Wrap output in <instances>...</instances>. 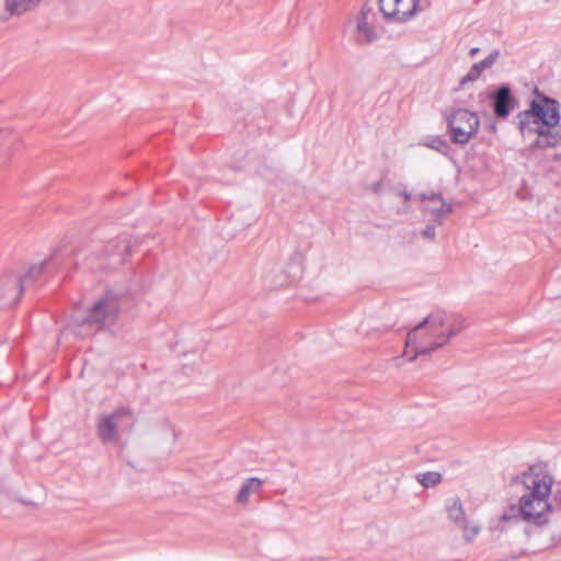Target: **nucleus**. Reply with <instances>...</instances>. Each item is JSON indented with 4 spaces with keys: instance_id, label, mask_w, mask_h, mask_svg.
Segmentation results:
<instances>
[{
    "instance_id": "f257e3e1",
    "label": "nucleus",
    "mask_w": 561,
    "mask_h": 561,
    "mask_svg": "<svg viewBox=\"0 0 561 561\" xmlns=\"http://www.w3.org/2000/svg\"><path fill=\"white\" fill-rule=\"evenodd\" d=\"M553 478L540 466H531L520 476L512 479L511 484L519 489L518 505H512L501 516V522L520 518L538 526L548 524L539 530V536L550 535L548 542L541 548L547 549L561 540V492H557L549 502Z\"/></svg>"
},
{
    "instance_id": "f03ea898",
    "label": "nucleus",
    "mask_w": 561,
    "mask_h": 561,
    "mask_svg": "<svg viewBox=\"0 0 561 561\" xmlns=\"http://www.w3.org/2000/svg\"><path fill=\"white\" fill-rule=\"evenodd\" d=\"M467 327L466 319L457 313L437 310L425 317L408 332L402 356L414 362L442 348Z\"/></svg>"
},
{
    "instance_id": "7ed1b4c3",
    "label": "nucleus",
    "mask_w": 561,
    "mask_h": 561,
    "mask_svg": "<svg viewBox=\"0 0 561 561\" xmlns=\"http://www.w3.org/2000/svg\"><path fill=\"white\" fill-rule=\"evenodd\" d=\"M560 104L554 99L538 95L530 102V107L517 115V124L522 135H536L530 145L531 150L561 146Z\"/></svg>"
},
{
    "instance_id": "20e7f679",
    "label": "nucleus",
    "mask_w": 561,
    "mask_h": 561,
    "mask_svg": "<svg viewBox=\"0 0 561 561\" xmlns=\"http://www.w3.org/2000/svg\"><path fill=\"white\" fill-rule=\"evenodd\" d=\"M119 312V297L107 291L93 304L89 314L78 324L76 334L85 337L96 331L110 329L117 322Z\"/></svg>"
},
{
    "instance_id": "39448f33",
    "label": "nucleus",
    "mask_w": 561,
    "mask_h": 561,
    "mask_svg": "<svg viewBox=\"0 0 561 561\" xmlns=\"http://www.w3.org/2000/svg\"><path fill=\"white\" fill-rule=\"evenodd\" d=\"M136 423L135 413L127 405H119L96 419V436L104 445H115L125 433H129Z\"/></svg>"
},
{
    "instance_id": "423d86ee",
    "label": "nucleus",
    "mask_w": 561,
    "mask_h": 561,
    "mask_svg": "<svg viewBox=\"0 0 561 561\" xmlns=\"http://www.w3.org/2000/svg\"><path fill=\"white\" fill-rule=\"evenodd\" d=\"M46 262L32 265L23 276L8 275L0 278V299L16 304L24 288L32 285L42 275Z\"/></svg>"
},
{
    "instance_id": "0eeeda50",
    "label": "nucleus",
    "mask_w": 561,
    "mask_h": 561,
    "mask_svg": "<svg viewBox=\"0 0 561 561\" xmlns=\"http://www.w3.org/2000/svg\"><path fill=\"white\" fill-rule=\"evenodd\" d=\"M448 128L455 144L466 145L476 136L480 121L474 112L458 108L448 117Z\"/></svg>"
},
{
    "instance_id": "6e6552de",
    "label": "nucleus",
    "mask_w": 561,
    "mask_h": 561,
    "mask_svg": "<svg viewBox=\"0 0 561 561\" xmlns=\"http://www.w3.org/2000/svg\"><path fill=\"white\" fill-rule=\"evenodd\" d=\"M377 13L373 5L366 2L359 12L348 18V24L355 27V38L358 43H373L378 38L376 27Z\"/></svg>"
},
{
    "instance_id": "1a4fd4ad",
    "label": "nucleus",
    "mask_w": 561,
    "mask_h": 561,
    "mask_svg": "<svg viewBox=\"0 0 561 561\" xmlns=\"http://www.w3.org/2000/svg\"><path fill=\"white\" fill-rule=\"evenodd\" d=\"M129 251L130 243L127 236H119L107 242L96 267L100 270L115 268L124 263Z\"/></svg>"
},
{
    "instance_id": "9d476101",
    "label": "nucleus",
    "mask_w": 561,
    "mask_h": 561,
    "mask_svg": "<svg viewBox=\"0 0 561 561\" xmlns=\"http://www.w3.org/2000/svg\"><path fill=\"white\" fill-rule=\"evenodd\" d=\"M379 11L386 20L403 22L411 18L419 0H378Z\"/></svg>"
},
{
    "instance_id": "9b49d317",
    "label": "nucleus",
    "mask_w": 561,
    "mask_h": 561,
    "mask_svg": "<svg viewBox=\"0 0 561 561\" xmlns=\"http://www.w3.org/2000/svg\"><path fill=\"white\" fill-rule=\"evenodd\" d=\"M417 198L425 203L423 213L433 222L440 225L443 219L453 211V206L445 203L439 194H420Z\"/></svg>"
},
{
    "instance_id": "f8f14e48",
    "label": "nucleus",
    "mask_w": 561,
    "mask_h": 561,
    "mask_svg": "<svg viewBox=\"0 0 561 561\" xmlns=\"http://www.w3.org/2000/svg\"><path fill=\"white\" fill-rule=\"evenodd\" d=\"M494 114L499 118H506L512 110V94L507 85L500 87L492 95Z\"/></svg>"
},
{
    "instance_id": "ddd939ff",
    "label": "nucleus",
    "mask_w": 561,
    "mask_h": 561,
    "mask_svg": "<svg viewBox=\"0 0 561 561\" xmlns=\"http://www.w3.org/2000/svg\"><path fill=\"white\" fill-rule=\"evenodd\" d=\"M263 480L256 477L244 480L236 495V503L242 507H247L250 503L251 495L256 494L263 486Z\"/></svg>"
},
{
    "instance_id": "4468645a",
    "label": "nucleus",
    "mask_w": 561,
    "mask_h": 561,
    "mask_svg": "<svg viewBox=\"0 0 561 561\" xmlns=\"http://www.w3.org/2000/svg\"><path fill=\"white\" fill-rule=\"evenodd\" d=\"M42 0H5L4 10L10 16H20L35 9Z\"/></svg>"
},
{
    "instance_id": "2eb2a0df",
    "label": "nucleus",
    "mask_w": 561,
    "mask_h": 561,
    "mask_svg": "<svg viewBox=\"0 0 561 561\" xmlns=\"http://www.w3.org/2000/svg\"><path fill=\"white\" fill-rule=\"evenodd\" d=\"M446 511L448 514V518L458 526H460L462 523H466V520L468 519L463 505L460 499L457 496L447 500Z\"/></svg>"
},
{
    "instance_id": "dca6fc26",
    "label": "nucleus",
    "mask_w": 561,
    "mask_h": 561,
    "mask_svg": "<svg viewBox=\"0 0 561 561\" xmlns=\"http://www.w3.org/2000/svg\"><path fill=\"white\" fill-rule=\"evenodd\" d=\"M416 480L424 488H433L442 482V474L436 471H428L419 473Z\"/></svg>"
},
{
    "instance_id": "f3484780",
    "label": "nucleus",
    "mask_w": 561,
    "mask_h": 561,
    "mask_svg": "<svg viewBox=\"0 0 561 561\" xmlns=\"http://www.w3.org/2000/svg\"><path fill=\"white\" fill-rule=\"evenodd\" d=\"M3 134H7V133L5 131H1L0 133V139L2 138ZM15 140L16 139H15L14 136H10L8 139H5L4 144L1 145V148H0V168H2V167L8 164L9 160H10V157H11L12 147L15 144Z\"/></svg>"
},
{
    "instance_id": "a211bd4d",
    "label": "nucleus",
    "mask_w": 561,
    "mask_h": 561,
    "mask_svg": "<svg viewBox=\"0 0 561 561\" xmlns=\"http://www.w3.org/2000/svg\"><path fill=\"white\" fill-rule=\"evenodd\" d=\"M459 527L462 529V537L466 542L470 543L479 535L481 527L476 522L466 520Z\"/></svg>"
},
{
    "instance_id": "6ab92c4d",
    "label": "nucleus",
    "mask_w": 561,
    "mask_h": 561,
    "mask_svg": "<svg viewBox=\"0 0 561 561\" xmlns=\"http://www.w3.org/2000/svg\"><path fill=\"white\" fill-rule=\"evenodd\" d=\"M394 195L398 198L402 199V202H403V206L401 208H398L397 213L398 214H408L410 211V206L408 205V203L412 198L411 194L407 191V188L404 186L400 185L394 188Z\"/></svg>"
},
{
    "instance_id": "aec40b11",
    "label": "nucleus",
    "mask_w": 561,
    "mask_h": 561,
    "mask_svg": "<svg viewBox=\"0 0 561 561\" xmlns=\"http://www.w3.org/2000/svg\"><path fill=\"white\" fill-rule=\"evenodd\" d=\"M482 71H483V69L479 66L478 62L472 65L471 68L469 69V71H468V73L465 77L461 78L460 84L465 85L468 82L476 81L480 77Z\"/></svg>"
},
{
    "instance_id": "412c9836",
    "label": "nucleus",
    "mask_w": 561,
    "mask_h": 561,
    "mask_svg": "<svg viewBox=\"0 0 561 561\" xmlns=\"http://www.w3.org/2000/svg\"><path fill=\"white\" fill-rule=\"evenodd\" d=\"M500 56V53L499 50H494L493 53H491L485 59H483L482 61L478 62L479 66L485 70V69H489L491 68L494 62L496 61V59L499 58Z\"/></svg>"
},
{
    "instance_id": "4be33fe9",
    "label": "nucleus",
    "mask_w": 561,
    "mask_h": 561,
    "mask_svg": "<svg viewBox=\"0 0 561 561\" xmlns=\"http://www.w3.org/2000/svg\"><path fill=\"white\" fill-rule=\"evenodd\" d=\"M422 237L428 240H434L435 227L433 225H427L425 229L422 231Z\"/></svg>"
},
{
    "instance_id": "5701e85b",
    "label": "nucleus",
    "mask_w": 561,
    "mask_h": 561,
    "mask_svg": "<svg viewBox=\"0 0 561 561\" xmlns=\"http://www.w3.org/2000/svg\"><path fill=\"white\" fill-rule=\"evenodd\" d=\"M478 53H479V48L478 47H473V48H471L469 50L470 57H474Z\"/></svg>"
},
{
    "instance_id": "b1692460",
    "label": "nucleus",
    "mask_w": 561,
    "mask_h": 561,
    "mask_svg": "<svg viewBox=\"0 0 561 561\" xmlns=\"http://www.w3.org/2000/svg\"><path fill=\"white\" fill-rule=\"evenodd\" d=\"M380 186H381V184H380V183H376V184L374 185V190H375L376 192H378V191H379V188H380Z\"/></svg>"
}]
</instances>
